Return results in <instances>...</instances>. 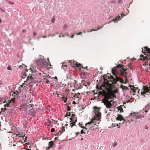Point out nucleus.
<instances>
[{
    "instance_id": "nucleus-27",
    "label": "nucleus",
    "mask_w": 150,
    "mask_h": 150,
    "mask_svg": "<svg viewBox=\"0 0 150 150\" xmlns=\"http://www.w3.org/2000/svg\"><path fill=\"white\" fill-rule=\"evenodd\" d=\"M55 16H53V18L51 20V22L52 23H54L55 21Z\"/></svg>"
},
{
    "instance_id": "nucleus-47",
    "label": "nucleus",
    "mask_w": 150,
    "mask_h": 150,
    "mask_svg": "<svg viewBox=\"0 0 150 150\" xmlns=\"http://www.w3.org/2000/svg\"><path fill=\"white\" fill-rule=\"evenodd\" d=\"M49 149H48V147H47L46 148V150H48Z\"/></svg>"
},
{
    "instance_id": "nucleus-8",
    "label": "nucleus",
    "mask_w": 150,
    "mask_h": 150,
    "mask_svg": "<svg viewBox=\"0 0 150 150\" xmlns=\"http://www.w3.org/2000/svg\"><path fill=\"white\" fill-rule=\"evenodd\" d=\"M130 116H132L135 119H139L144 117L143 116H142L140 115H138L137 114H136L134 112L131 113Z\"/></svg>"
},
{
    "instance_id": "nucleus-56",
    "label": "nucleus",
    "mask_w": 150,
    "mask_h": 150,
    "mask_svg": "<svg viewBox=\"0 0 150 150\" xmlns=\"http://www.w3.org/2000/svg\"><path fill=\"white\" fill-rule=\"evenodd\" d=\"M0 85H1V81H0Z\"/></svg>"
},
{
    "instance_id": "nucleus-6",
    "label": "nucleus",
    "mask_w": 150,
    "mask_h": 150,
    "mask_svg": "<svg viewBox=\"0 0 150 150\" xmlns=\"http://www.w3.org/2000/svg\"><path fill=\"white\" fill-rule=\"evenodd\" d=\"M70 120L69 123L71 127L75 125V124L77 121V118L75 117V115L71 114V117L70 118Z\"/></svg>"
},
{
    "instance_id": "nucleus-26",
    "label": "nucleus",
    "mask_w": 150,
    "mask_h": 150,
    "mask_svg": "<svg viewBox=\"0 0 150 150\" xmlns=\"http://www.w3.org/2000/svg\"><path fill=\"white\" fill-rule=\"evenodd\" d=\"M30 84V83L28 82V81H27V80L24 81L23 83L25 85H28Z\"/></svg>"
},
{
    "instance_id": "nucleus-40",
    "label": "nucleus",
    "mask_w": 150,
    "mask_h": 150,
    "mask_svg": "<svg viewBox=\"0 0 150 150\" xmlns=\"http://www.w3.org/2000/svg\"><path fill=\"white\" fill-rule=\"evenodd\" d=\"M9 3L10 4H14V3L13 2H11L9 1Z\"/></svg>"
},
{
    "instance_id": "nucleus-21",
    "label": "nucleus",
    "mask_w": 150,
    "mask_h": 150,
    "mask_svg": "<svg viewBox=\"0 0 150 150\" xmlns=\"http://www.w3.org/2000/svg\"><path fill=\"white\" fill-rule=\"evenodd\" d=\"M117 108L118 109V111H120V112H123V110L122 108V107L121 106H120L119 107H118Z\"/></svg>"
},
{
    "instance_id": "nucleus-42",
    "label": "nucleus",
    "mask_w": 150,
    "mask_h": 150,
    "mask_svg": "<svg viewBox=\"0 0 150 150\" xmlns=\"http://www.w3.org/2000/svg\"><path fill=\"white\" fill-rule=\"evenodd\" d=\"M81 134H83L84 133L83 131V129L81 130Z\"/></svg>"
},
{
    "instance_id": "nucleus-2",
    "label": "nucleus",
    "mask_w": 150,
    "mask_h": 150,
    "mask_svg": "<svg viewBox=\"0 0 150 150\" xmlns=\"http://www.w3.org/2000/svg\"><path fill=\"white\" fill-rule=\"evenodd\" d=\"M126 70V69L123 68L122 65L119 64L117 65L115 68L112 69V74L114 75H115V73L117 72L122 76H124L125 77L124 80H123L120 77H117V79L121 83H126L127 82L128 80L126 76V72L125 71Z\"/></svg>"
},
{
    "instance_id": "nucleus-1",
    "label": "nucleus",
    "mask_w": 150,
    "mask_h": 150,
    "mask_svg": "<svg viewBox=\"0 0 150 150\" xmlns=\"http://www.w3.org/2000/svg\"><path fill=\"white\" fill-rule=\"evenodd\" d=\"M117 92L116 90H114L113 91L109 90L107 93L104 91L99 92L100 94L104 96V98L103 99L102 101L107 108H110L112 105L111 102L112 100H111L110 101L108 100L113 99L114 97L116 98L114 94Z\"/></svg>"
},
{
    "instance_id": "nucleus-36",
    "label": "nucleus",
    "mask_w": 150,
    "mask_h": 150,
    "mask_svg": "<svg viewBox=\"0 0 150 150\" xmlns=\"http://www.w3.org/2000/svg\"><path fill=\"white\" fill-rule=\"evenodd\" d=\"M117 144V143H115L113 144V146L115 147V146Z\"/></svg>"
},
{
    "instance_id": "nucleus-20",
    "label": "nucleus",
    "mask_w": 150,
    "mask_h": 150,
    "mask_svg": "<svg viewBox=\"0 0 150 150\" xmlns=\"http://www.w3.org/2000/svg\"><path fill=\"white\" fill-rule=\"evenodd\" d=\"M144 48L146 51L147 54H148L149 56H150V50L146 47H144Z\"/></svg>"
},
{
    "instance_id": "nucleus-60",
    "label": "nucleus",
    "mask_w": 150,
    "mask_h": 150,
    "mask_svg": "<svg viewBox=\"0 0 150 150\" xmlns=\"http://www.w3.org/2000/svg\"><path fill=\"white\" fill-rule=\"evenodd\" d=\"M97 28H99V27H98Z\"/></svg>"
},
{
    "instance_id": "nucleus-50",
    "label": "nucleus",
    "mask_w": 150,
    "mask_h": 150,
    "mask_svg": "<svg viewBox=\"0 0 150 150\" xmlns=\"http://www.w3.org/2000/svg\"><path fill=\"white\" fill-rule=\"evenodd\" d=\"M1 11H3V12H5V11H4V10H3V9H1Z\"/></svg>"
},
{
    "instance_id": "nucleus-24",
    "label": "nucleus",
    "mask_w": 150,
    "mask_h": 150,
    "mask_svg": "<svg viewBox=\"0 0 150 150\" xmlns=\"http://www.w3.org/2000/svg\"><path fill=\"white\" fill-rule=\"evenodd\" d=\"M34 110L33 108H32L29 111V113H30V114H32V113L34 112Z\"/></svg>"
},
{
    "instance_id": "nucleus-43",
    "label": "nucleus",
    "mask_w": 150,
    "mask_h": 150,
    "mask_svg": "<svg viewBox=\"0 0 150 150\" xmlns=\"http://www.w3.org/2000/svg\"><path fill=\"white\" fill-rule=\"evenodd\" d=\"M120 15L122 16V18L123 17V16H124V14L123 13H122L120 14Z\"/></svg>"
},
{
    "instance_id": "nucleus-11",
    "label": "nucleus",
    "mask_w": 150,
    "mask_h": 150,
    "mask_svg": "<svg viewBox=\"0 0 150 150\" xmlns=\"http://www.w3.org/2000/svg\"><path fill=\"white\" fill-rule=\"evenodd\" d=\"M121 19V16L120 15H118L115 18L113 19L110 21L109 23H110L112 22H113L114 23H117L118 21H120Z\"/></svg>"
},
{
    "instance_id": "nucleus-49",
    "label": "nucleus",
    "mask_w": 150,
    "mask_h": 150,
    "mask_svg": "<svg viewBox=\"0 0 150 150\" xmlns=\"http://www.w3.org/2000/svg\"><path fill=\"white\" fill-rule=\"evenodd\" d=\"M2 22L1 20V18H0V23H1Z\"/></svg>"
},
{
    "instance_id": "nucleus-39",
    "label": "nucleus",
    "mask_w": 150,
    "mask_h": 150,
    "mask_svg": "<svg viewBox=\"0 0 150 150\" xmlns=\"http://www.w3.org/2000/svg\"><path fill=\"white\" fill-rule=\"evenodd\" d=\"M122 1V0H118V3L120 4L121 3Z\"/></svg>"
},
{
    "instance_id": "nucleus-22",
    "label": "nucleus",
    "mask_w": 150,
    "mask_h": 150,
    "mask_svg": "<svg viewBox=\"0 0 150 150\" xmlns=\"http://www.w3.org/2000/svg\"><path fill=\"white\" fill-rule=\"evenodd\" d=\"M80 94L79 93H76L74 96L73 97L74 98H79V96L80 95Z\"/></svg>"
},
{
    "instance_id": "nucleus-4",
    "label": "nucleus",
    "mask_w": 150,
    "mask_h": 150,
    "mask_svg": "<svg viewBox=\"0 0 150 150\" xmlns=\"http://www.w3.org/2000/svg\"><path fill=\"white\" fill-rule=\"evenodd\" d=\"M93 108L95 114L94 118H93L91 120L94 124L97 125V124H99L100 121L101 113L99 112L100 108H98L96 106H94Z\"/></svg>"
},
{
    "instance_id": "nucleus-16",
    "label": "nucleus",
    "mask_w": 150,
    "mask_h": 150,
    "mask_svg": "<svg viewBox=\"0 0 150 150\" xmlns=\"http://www.w3.org/2000/svg\"><path fill=\"white\" fill-rule=\"evenodd\" d=\"M144 53L145 56H144L143 55L141 54L140 55V59L143 60H146V59H148V57H147V56H146V53L144 52Z\"/></svg>"
},
{
    "instance_id": "nucleus-45",
    "label": "nucleus",
    "mask_w": 150,
    "mask_h": 150,
    "mask_svg": "<svg viewBox=\"0 0 150 150\" xmlns=\"http://www.w3.org/2000/svg\"><path fill=\"white\" fill-rule=\"evenodd\" d=\"M113 17L112 16H111L109 17V19Z\"/></svg>"
},
{
    "instance_id": "nucleus-61",
    "label": "nucleus",
    "mask_w": 150,
    "mask_h": 150,
    "mask_svg": "<svg viewBox=\"0 0 150 150\" xmlns=\"http://www.w3.org/2000/svg\"><path fill=\"white\" fill-rule=\"evenodd\" d=\"M14 93L15 94V92H14V93Z\"/></svg>"
},
{
    "instance_id": "nucleus-17",
    "label": "nucleus",
    "mask_w": 150,
    "mask_h": 150,
    "mask_svg": "<svg viewBox=\"0 0 150 150\" xmlns=\"http://www.w3.org/2000/svg\"><path fill=\"white\" fill-rule=\"evenodd\" d=\"M116 120H117L121 121L123 120V117L121 115H118L117 117L116 118Z\"/></svg>"
},
{
    "instance_id": "nucleus-19",
    "label": "nucleus",
    "mask_w": 150,
    "mask_h": 150,
    "mask_svg": "<svg viewBox=\"0 0 150 150\" xmlns=\"http://www.w3.org/2000/svg\"><path fill=\"white\" fill-rule=\"evenodd\" d=\"M54 145V142L52 141H50L48 144L49 146L48 147V149H50L53 147Z\"/></svg>"
},
{
    "instance_id": "nucleus-29",
    "label": "nucleus",
    "mask_w": 150,
    "mask_h": 150,
    "mask_svg": "<svg viewBox=\"0 0 150 150\" xmlns=\"http://www.w3.org/2000/svg\"><path fill=\"white\" fill-rule=\"evenodd\" d=\"M15 96H14V97L15 98H12L11 99V100L10 101V102H9V103H10L11 102V101H13V102L14 100H15V99L16 98V97H17V96H16V95H15Z\"/></svg>"
},
{
    "instance_id": "nucleus-51",
    "label": "nucleus",
    "mask_w": 150,
    "mask_h": 150,
    "mask_svg": "<svg viewBox=\"0 0 150 150\" xmlns=\"http://www.w3.org/2000/svg\"><path fill=\"white\" fill-rule=\"evenodd\" d=\"M57 139V137H55V138H54V140H55Z\"/></svg>"
},
{
    "instance_id": "nucleus-55",
    "label": "nucleus",
    "mask_w": 150,
    "mask_h": 150,
    "mask_svg": "<svg viewBox=\"0 0 150 150\" xmlns=\"http://www.w3.org/2000/svg\"><path fill=\"white\" fill-rule=\"evenodd\" d=\"M144 112H147V110H145L144 111Z\"/></svg>"
},
{
    "instance_id": "nucleus-59",
    "label": "nucleus",
    "mask_w": 150,
    "mask_h": 150,
    "mask_svg": "<svg viewBox=\"0 0 150 150\" xmlns=\"http://www.w3.org/2000/svg\"><path fill=\"white\" fill-rule=\"evenodd\" d=\"M55 78H57V77L56 76V77H55Z\"/></svg>"
},
{
    "instance_id": "nucleus-12",
    "label": "nucleus",
    "mask_w": 150,
    "mask_h": 150,
    "mask_svg": "<svg viewBox=\"0 0 150 150\" xmlns=\"http://www.w3.org/2000/svg\"><path fill=\"white\" fill-rule=\"evenodd\" d=\"M26 80L30 83H31L33 82V78L32 76H28Z\"/></svg>"
},
{
    "instance_id": "nucleus-10",
    "label": "nucleus",
    "mask_w": 150,
    "mask_h": 150,
    "mask_svg": "<svg viewBox=\"0 0 150 150\" xmlns=\"http://www.w3.org/2000/svg\"><path fill=\"white\" fill-rule=\"evenodd\" d=\"M73 83L74 87L76 89H78L80 88L81 85L80 83H79L76 80H74Z\"/></svg>"
},
{
    "instance_id": "nucleus-38",
    "label": "nucleus",
    "mask_w": 150,
    "mask_h": 150,
    "mask_svg": "<svg viewBox=\"0 0 150 150\" xmlns=\"http://www.w3.org/2000/svg\"><path fill=\"white\" fill-rule=\"evenodd\" d=\"M22 150H31L30 149H25V148H23L22 149Z\"/></svg>"
},
{
    "instance_id": "nucleus-30",
    "label": "nucleus",
    "mask_w": 150,
    "mask_h": 150,
    "mask_svg": "<svg viewBox=\"0 0 150 150\" xmlns=\"http://www.w3.org/2000/svg\"><path fill=\"white\" fill-rule=\"evenodd\" d=\"M71 114L70 113V112H67L65 115V117H67V116H71Z\"/></svg>"
},
{
    "instance_id": "nucleus-62",
    "label": "nucleus",
    "mask_w": 150,
    "mask_h": 150,
    "mask_svg": "<svg viewBox=\"0 0 150 150\" xmlns=\"http://www.w3.org/2000/svg\"><path fill=\"white\" fill-rule=\"evenodd\" d=\"M116 125L115 124L114 127L116 126Z\"/></svg>"
},
{
    "instance_id": "nucleus-9",
    "label": "nucleus",
    "mask_w": 150,
    "mask_h": 150,
    "mask_svg": "<svg viewBox=\"0 0 150 150\" xmlns=\"http://www.w3.org/2000/svg\"><path fill=\"white\" fill-rule=\"evenodd\" d=\"M143 92H142V93L143 94H144L148 92H150V83L149 84V85L148 86H144L143 88Z\"/></svg>"
},
{
    "instance_id": "nucleus-33",
    "label": "nucleus",
    "mask_w": 150,
    "mask_h": 150,
    "mask_svg": "<svg viewBox=\"0 0 150 150\" xmlns=\"http://www.w3.org/2000/svg\"><path fill=\"white\" fill-rule=\"evenodd\" d=\"M9 103H7L4 105V106L5 107H8L9 106Z\"/></svg>"
},
{
    "instance_id": "nucleus-14",
    "label": "nucleus",
    "mask_w": 150,
    "mask_h": 150,
    "mask_svg": "<svg viewBox=\"0 0 150 150\" xmlns=\"http://www.w3.org/2000/svg\"><path fill=\"white\" fill-rule=\"evenodd\" d=\"M65 131V127L63 126L61 128V130H60L59 132L56 134L57 136L60 135L62 133Z\"/></svg>"
},
{
    "instance_id": "nucleus-41",
    "label": "nucleus",
    "mask_w": 150,
    "mask_h": 150,
    "mask_svg": "<svg viewBox=\"0 0 150 150\" xmlns=\"http://www.w3.org/2000/svg\"><path fill=\"white\" fill-rule=\"evenodd\" d=\"M115 125H116V126H117L118 127V128H120V126L119 125H118V124H115Z\"/></svg>"
},
{
    "instance_id": "nucleus-58",
    "label": "nucleus",
    "mask_w": 150,
    "mask_h": 150,
    "mask_svg": "<svg viewBox=\"0 0 150 150\" xmlns=\"http://www.w3.org/2000/svg\"><path fill=\"white\" fill-rule=\"evenodd\" d=\"M47 59H48V61H49V58H47Z\"/></svg>"
},
{
    "instance_id": "nucleus-34",
    "label": "nucleus",
    "mask_w": 150,
    "mask_h": 150,
    "mask_svg": "<svg viewBox=\"0 0 150 150\" xmlns=\"http://www.w3.org/2000/svg\"><path fill=\"white\" fill-rule=\"evenodd\" d=\"M67 27V24H65L63 28H66Z\"/></svg>"
},
{
    "instance_id": "nucleus-44",
    "label": "nucleus",
    "mask_w": 150,
    "mask_h": 150,
    "mask_svg": "<svg viewBox=\"0 0 150 150\" xmlns=\"http://www.w3.org/2000/svg\"><path fill=\"white\" fill-rule=\"evenodd\" d=\"M67 67V66H66V65H63L62 66V67L63 69H64V67Z\"/></svg>"
},
{
    "instance_id": "nucleus-52",
    "label": "nucleus",
    "mask_w": 150,
    "mask_h": 150,
    "mask_svg": "<svg viewBox=\"0 0 150 150\" xmlns=\"http://www.w3.org/2000/svg\"><path fill=\"white\" fill-rule=\"evenodd\" d=\"M76 103L75 101H74L73 102V104H75Z\"/></svg>"
},
{
    "instance_id": "nucleus-35",
    "label": "nucleus",
    "mask_w": 150,
    "mask_h": 150,
    "mask_svg": "<svg viewBox=\"0 0 150 150\" xmlns=\"http://www.w3.org/2000/svg\"><path fill=\"white\" fill-rule=\"evenodd\" d=\"M54 131H55V130L54 128H52L51 129V132H54Z\"/></svg>"
},
{
    "instance_id": "nucleus-57",
    "label": "nucleus",
    "mask_w": 150,
    "mask_h": 150,
    "mask_svg": "<svg viewBox=\"0 0 150 150\" xmlns=\"http://www.w3.org/2000/svg\"><path fill=\"white\" fill-rule=\"evenodd\" d=\"M34 35H35V33H34Z\"/></svg>"
},
{
    "instance_id": "nucleus-48",
    "label": "nucleus",
    "mask_w": 150,
    "mask_h": 150,
    "mask_svg": "<svg viewBox=\"0 0 150 150\" xmlns=\"http://www.w3.org/2000/svg\"><path fill=\"white\" fill-rule=\"evenodd\" d=\"M138 92V93H139V90L138 89V90H136V92Z\"/></svg>"
},
{
    "instance_id": "nucleus-63",
    "label": "nucleus",
    "mask_w": 150,
    "mask_h": 150,
    "mask_svg": "<svg viewBox=\"0 0 150 150\" xmlns=\"http://www.w3.org/2000/svg\"><path fill=\"white\" fill-rule=\"evenodd\" d=\"M131 121H133L132 119H131Z\"/></svg>"
},
{
    "instance_id": "nucleus-32",
    "label": "nucleus",
    "mask_w": 150,
    "mask_h": 150,
    "mask_svg": "<svg viewBox=\"0 0 150 150\" xmlns=\"http://www.w3.org/2000/svg\"><path fill=\"white\" fill-rule=\"evenodd\" d=\"M7 69L8 70H11V67L10 66H8V67H7Z\"/></svg>"
},
{
    "instance_id": "nucleus-37",
    "label": "nucleus",
    "mask_w": 150,
    "mask_h": 150,
    "mask_svg": "<svg viewBox=\"0 0 150 150\" xmlns=\"http://www.w3.org/2000/svg\"><path fill=\"white\" fill-rule=\"evenodd\" d=\"M70 110H71V109L69 107V106H68V108H67V110L68 111H69Z\"/></svg>"
},
{
    "instance_id": "nucleus-18",
    "label": "nucleus",
    "mask_w": 150,
    "mask_h": 150,
    "mask_svg": "<svg viewBox=\"0 0 150 150\" xmlns=\"http://www.w3.org/2000/svg\"><path fill=\"white\" fill-rule=\"evenodd\" d=\"M136 90H138V89L131 88L130 91L131 94L133 95H134L136 93Z\"/></svg>"
},
{
    "instance_id": "nucleus-23",
    "label": "nucleus",
    "mask_w": 150,
    "mask_h": 150,
    "mask_svg": "<svg viewBox=\"0 0 150 150\" xmlns=\"http://www.w3.org/2000/svg\"><path fill=\"white\" fill-rule=\"evenodd\" d=\"M145 109L148 110H150V104H148L146 106Z\"/></svg>"
},
{
    "instance_id": "nucleus-13",
    "label": "nucleus",
    "mask_w": 150,
    "mask_h": 150,
    "mask_svg": "<svg viewBox=\"0 0 150 150\" xmlns=\"http://www.w3.org/2000/svg\"><path fill=\"white\" fill-rule=\"evenodd\" d=\"M69 62L71 64L72 67H76L77 62L76 61H74L72 60H69Z\"/></svg>"
},
{
    "instance_id": "nucleus-54",
    "label": "nucleus",
    "mask_w": 150,
    "mask_h": 150,
    "mask_svg": "<svg viewBox=\"0 0 150 150\" xmlns=\"http://www.w3.org/2000/svg\"><path fill=\"white\" fill-rule=\"evenodd\" d=\"M145 128L146 129H147V127L146 126L145 127Z\"/></svg>"
},
{
    "instance_id": "nucleus-5",
    "label": "nucleus",
    "mask_w": 150,
    "mask_h": 150,
    "mask_svg": "<svg viewBox=\"0 0 150 150\" xmlns=\"http://www.w3.org/2000/svg\"><path fill=\"white\" fill-rule=\"evenodd\" d=\"M86 127H85V129H88L89 130H94L98 132L99 131V129L98 126L97 125L94 124L91 122V121L85 124Z\"/></svg>"
},
{
    "instance_id": "nucleus-31",
    "label": "nucleus",
    "mask_w": 150,
    "mask_h": 150,
    "mask_svg": "<svg viewBox=\"0 0 150 150\" xmlns=\"http://www.w3.org/2000/svg\"><path fill=\"white\" fill-rule=\"evenodd\" d=\"M81 67V65L80 64H77L76 67L80 68Z\"/></svg>"
},
{
    "instance_id": "nucleus-28",
    "label": "nucleus",
    "mask_w": 150,
    "mask_h": 150,
    "mask_svg": "<svg viewBox=\"0 0 150 150\" xmlns=\"http://www.w3.org/2000/svg\"><path fill=\"white\" fill-rule=\"evenodd\" d=\"M62 100L65 103H66L67 101V98H62Z\"/></svg>"
},
{
    "instance_id": "nucleus-64",
    "label": "nucleus",
    "mask_w": 150,
    "mask_h": 150,
    "mask_svg": "<svg viewBox=\"0 0 150 150\" xmlns=\"http://www.w3.org/2000/svg\"><path fill=\"white\" fill-rule=\"evenodd\" d=\"M50 66H51V64H50Z\"/></svg>"
},
{
    "instance_id": "nucleus-7",
    "label": "nucleus",
    "mask_w": 150,
    "mask_h": 150,
    "mask_svg": "<svg viewBox=\"0 0 150 150\" xmlns=\"http://www.w3.org/2000/svg\"><path fill=\"white\" fill-rule=\"evenodd\" d=\"M104 81L105 82V84L107 85H109L111 84H113L115 83L114 81V79L112 76H110V77L108 78V80L105 79Z\"/></svg>"
},
{
    "instance_id": "nucleus-53",
    "label": "nucleus",
    "mask_w": 150,
    "mask_h": 150,
    "mask_svg": "<svg viewBox=\"0 0 150 150\" xmlns=\"http://www.w3.org/2000/svg\"><path fill=\"white\" fill-rule=\"evenodd\" d=\"M73 36H74V35H72L71 36V37L72 38H73Z\"/></svg>"
},
{
    "instance_id": "nucleus-15",
    "label": "nucleus",
    "mask_w": 150,
    "mask_h": 150,
    "mask_svg": "<svg viewBox=\"0 0 150 150\" xmlns=\"http://www.w3.org/2000/svg\"><path fill=\"white\" fill-rule=\"evenodd\" d=\"M69 88V87H68V88L66 89L65 90V93L67 95L70 94L71 90L73 91H74V89H71Z\"/></svg>"
},
{
    "instance_id": "nucleus-46",
    "label": "nucleus",
    "mask_w": 150,
    "mask_h": 150,
    "mask_svg": "<svg viewBox=\"0 0 150 150\" xmlns=\"http://www.w3.org/2000/svg\"><path fill=\"white\" fill-rule=\"evenodd\" d=\"M81 34V32H79L78 33V35H80Z\"/></svg>"
},
{
    "instance_id": "nucleus-3",
    "label": "nucleus",
    "mask_w": 150,
    "mask_h": 150,
    "mask_svg": "<svg viewBox=\"0 0 150 150\" xmlns=\"http://www.w3.org/2000/svg\"><path fill=\"white\" fill-rule=\"evenodd\" d=\"M35 65L37 68L41 71L44 72L49 69L48 64L46 62L43 58L35 60Z\"/></svg>"
},
{
    "instance_id": "nucleus-25",
    "label": "nucleus",
    "mask_w": 150,
    "mask_h": 150,
    "mask_svg": "<svg viewBox=\"0 0 150 150\" xmlns=\"http://www.w3.org/2000/svg\"><path fill=\"white\" fill-rule=\"evenodd\" d=\"M30 84V83L28 82V81H27V80L24 81L23 83L25 85H28Z\"/></svg>"
}]
</instances>
